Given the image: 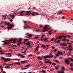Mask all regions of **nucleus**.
<instances>
[{
    "label": "nucleus",
    "mask_w": 73,
    "mask_h": 73,
    "mask_svg": "<svg viewBox=\"0 0 73 73\" xmlns=\"http://www.w3.org/2000/svg\"><path fill=\"white\" fill-rule=\"evenodd\" d=\"M24 40L25 42H27V41H28V39H24Z\"/></svg>",
    "instance_id": "c03bdc74"
},
{
    "label": "nucleus",
    "mask_w": 73,
    "mask_h": 73,
    "mask_svg": "<svg viewBox=\"0 0 73 73\" xmlns=\"http://www.w3.org/2000/svg\"><path fill=\"white\" fill-rule=\"evenodd\" d=\"M55 62H57V63H58V62H59V61L57 60H55Z\"/></svg>",
    "instance_id": "79ce46f5"
},
{
    "label": "nucleus",
    "mask_w": 73,
    "mask_h": 73,
    "mask_svg": "<svg viewBox=\"0 0 73 73\" xmlns=\"http://www.w3.org/2000/svg\"><path fill=\"white\" fill-rule=\"evenodd\" d=\"M58 38L59 39H61V38H62V36H58Z\"/></svg>",
    "instance_id": "c756f323"
},
{
    "label": "nucleus",
    "mask_w": 73,
    "mask_h": 73,
    "mask_svg": "<svg viewBox=\"0 0 73 73\" xmlns=\"http://www.w3.org/2000/svg\"><path fill=\"white\" fill-rule=\"evenodd\" d=\"M1 58L2 59H3V60H4V61L5 62H7V61H10L11 60V59L9 58H6L3 57H1Z\"/></svg>",
    "instance_id": "7ed1b4c3"
},
{
    "label": "nucleus",
    "mask_w": 73,
    "mask_h": 73,
    "mask_svg": "<svg viewBox=\"0 0 73 73\" xmlns=\"http://www.w3.org/2000/svg\"><path fill=\"white\" fill-rule=\"evenodd\" d=\"M45 63H49L50 64H52V62L50 61V60L46 61H45Z\"/></svg>",
    "instance_id": "9b49d317"
},
{
    "label": "nucleus",
    "mask_w": 73,
    "mask_h": 73,
    "mask_svg": "<svg viewBox=\"0 0 73 73\" xmlns=\"http://www.w3.org/2000/svg\"><path fill=\"white\" fill-rule=\"evenodd\" d=\"M17 45H18V46H20V43H17Z\"/></svg>",
    "instance_id": "49530a36"
},
{
    "label": "nucleus",
    "mask_w": 73,
    "mask_h": 73,
    "mask_svg": "<svg viewBox=\"0 0 73 73\" xmlns=\"http://www.w3.org/2000/svg\"><path fill=\"white\" fill-rule=\"evenodd\" d=\"M26 24L24 26H23V27H24V29H27V28H28L29 29H30L31 28V27H30L27 26V27H26Z\"/></svg>",
    "instance_id": "6e6552de"
},
{
    "label": "nucleus",
    "mask_w": 73,
    "mask_h": 73,
    "mask_svg": "<svg viewBox=\"0 0 73 73\" xmlns=\"http://www.w3.org/2000/svg\"><path fill=\"white\" fill-rule=\"evenodd\" d=\"M1 16H2V17H6V16H5V15H2Z\"/></svg>",
    "instance_id": "774afa93"
},
{
    "label": "nucleus",
    "mask_w": 73,
    "mask_h": 73,
    "mask_svg": "<svg viewBox=\"0 0 73 73\" xmlns=\"http://www.w3.org/2000/svg\"><path fill=\"white\" fill-rule=\"evenodd\" d=\"M39 27H40V28H42V27L43 26H42V25H39Z\"/></svg>",
    "instance_id": "c9c22d12"
},
{
    "label": "nucleus",
    "mask_w": 73,
    "mask_h": 73,
    "mask_svg": "<svg viewBox=\"0 0 73 73\" xmlns=\"http://www.w3.org/2000/svg\"><path fill=\"white\" fill-rule=\"evenodd\" d=\"M14 64L16 65V64H17V65H20V64L19 62H15L14 63Z\"/></svg>",
    "instance_id": "5701e85b"
},
{
    "label": "nucleus",
    "mask_w": 73,
    "mask_h": 73,
    "mask_svg": "<svg viewBox=\"0 0 73 73\" xmlns=\"http://www.w3.org/2000/svg\"><path fill=\"white\" fill-rule=\"evenodd\" d=\"M53 70H54V69L53 68H50V71H53Z\"/></svg>",
    "instance_id": "ea45409f"
},
{
    "label": "nucleus",
    "mask_w": 73,
    "mask_h": 73,
    "mask_svg": "<svg viewBox=\"0 0 73 73\" xmlns=\"http://www.w3.org/2000/svg\"><path fill=\"white\" fill-rule=\"evenodd\" d=\"M58 73H64V71L63 70H61V71H58Z\"/></svg>",
    "instance_id": "dca6fc26"
},
{
    "label": "nucleus",
    "mask_w": 73,
    "mask_h": 73,
    "mask_svg": "<svg viewBox=\"0 0 73 73\" xmlns=\"http://www.w3.org/2000/svg\"><path fill=\"white\" fill-rule=\"evenodd\" d=\"M37 54H40V52H38L36 53Z\"/></svg>",
    "instance_id": "052dcab7"
},
{
    "label": "nucleus",
    "mask_w": 73,
    "mask_h": 73,
    "mask_svg": "<svg viewBox=\"0 0 73 73\" xmlns=\"http://www.w3.org/2000/svg\"><path fill=\"white\" fill-rule=\"evenodd\" d=\"M49 27V26H48L46 25L45 27L43 28V29L42 30V32H45V31H48V29H48V28Z\"/></svg>",
    "instance_id": "f03ea898"
},
{
    "label": "nucleus",
    "mask_w": 73,
    "mask_h": 73,
    "mask_svg": "<svg viewBox=\"0 0 73 73\" xmlns=\"http://www.w3.org/2000/svg\"><path fill=\"white\" fill-rule=\"evenodd\" d=\"M72 46H71V45H69V48H72Z\"/></svg>",
    "instance_id": "09e8293b"
},
{
    "label": "nucleus",
    "mask_w": 73,
    "mask_h": 73,
    "mask_svg": "<svg viewBox=\"0 0 73 73\" xmlns=\"http://www.w3.org/2000/svg\"><path fill=\"white\" fill-rule=\"evenodd\" d=\"M18 56H21V57H22L23 56V55H21V54H18Z\"/></svg>",
    "instance_id": "a878e982"
},
{
    "label": "nucleus",
    "mask_w": 73,
    "mask_h": 73,
    "mask_svg": "<svg viewBox=\"0 0 73 73\" xmlns=\"http://www.w3.org/2000/svg\"><path fill=\"white\" fill-rule=\"evenodd\" d=\"M32 35L30 34L28 36V37H32Z\"/></svg>",
    "instance_id": "4c0bfd02"
},
{
    "label": "nucleus",
    "mask_w": 73,
    "mask_h": 73,
    "mask_svg": "<svg viewBox=\"0 0 73 73\" xmlns=\"http://www.w3.org/2000/svg\"><path fill=\"white\" fill-rule=\"evenodd\" d=\"M62 41H64V42H66L65 40H67V42H68V41H69V40H67V39H62Z\"/></svg>",
    "instance_id": "2eb2a0df"
},
{
    "label": "nucleus",
    "mask_w": 73,
    "mask_h": 73,
    "mask_svg": "<svg viewBox=\"0 0 73 73\" xmlns=\"http://www.w3.org/2000/svg\"><path fill=\"white\" fill-rule=\"evenodd\" d=\"M26 13L27 15H28L29 16L30 15L31 13L30 11H26Z\"/></svg>",
    "instance_id": "9d476101"
},
{
    "label": "nucleus",
    "mask_w": 73,
    "mask_h": 73,
    "mask_svg": "<svg viewBox=\"0 0 73 73\" xmlns=\"http://www.w3.org/2000/svg\"><path fill=\"white\" fill-rule=\"evenodd\" d=\"M56 57H57V56H54V59H56Z\"/></svg>",
    "instance_id": "4d7b16f0"
},
{
    "label": "nucleus",
    "mask_w": 73,
    "mask_h": 73,
    "mask_svg": "<svg viewBox=\"0 0 73 73\" xmlns=\"http://www.w3.org/2000/svg\"><path fill=\"white\" fill-rule=\"evenodd\" d=\"M9 41H14V42H16V40L15 39H10L9 40Z\"/></svg>",
    "instance_id": "a211bd4d"
},
{
    "label": "nucleus",
    "mask_w": 73,
    "mask_h": 73,
    "mask_svg": "<svg viewBox=\"0 0 73 73\" xmlns=\"http://www.w3.org/2000/svg\"><path fill=\"white\" fill-rule=\"evenodd\" d=\"M60 45H61L62 46H67V44L65 43H61L60 44Z\"/></svg>",
    "instance_id": "0eeeda50"
},
{
    "label": "nucleus",
    "mask_w": 73,
    "mask_h": 73,
    "mask_svg": "<svg viewBox=\"0 0 73 73\" xmlns=\"http://www.w3.org/2000/svg\"><path fill=\"white\" fill-rule=\"evenodd\" d=\"M5 68H9V66H5Z\"/></svg>",
    "instance_id": "bf43d9fd"
},
{
    "label": "nucleus",
    "mask_w": 73,
    "mask_h": 73,
    "mask_svg": "<svg viewBox=\"0 0 73 73\" xmlns=\"http://www.w3.org/2000/svg\"><path fill=\"white\" fill-rule=\"evenodd\" d=\"M19 43V44H21V45H22V44H22V43H21V42H19V43Z\"/></svg>",
    "instance_id": "0e129e2a"
},
{
    "label": "nucleus",
    "mask_w": 73,
    "mask_h": 73,
    "mask_svg": "<svg viewBox=\"0 0 73 73\" xmlns=\"http://www.w3.org/2000/svg\"><path fill=\"white\" fill-rule=\"evenodd\" d=\"M11 43V42H5L4 43V44L5 45V44H9Z\"/></svg>",
    "instance_id": "aec40b11"
},
{
    "label": "nucleus",
    "mask_w": 73,
    "mask_h": 73,
    "mask_svg": "<svg viewBox=\"0 0 73 73\" xmlns=\"http://www.w3.org/2000/svg\"><path fill=\"white\" fill-rule=\"evenodd\" d=\"M52 65H53V66H55V65H56V63H51Z\"/></svg>",
    "instance_id": "7c9ffc66"
},
{
    "label": "nucleus",
    "mask_w": 73,
    "mask_h": 73,
    "mask_svg": "<svg viewBox=\"0 0 73 73\" xmlns=\"http://www.w3.org/2000/svg\"><path fill=\"white\" fill-rule=\"evenodd\" d=\"M23 22L24 23V24H25L27 23V21H23Z\"/></svg>",
    "instance_id": "603ef678"
},
{
    "label": "nucleus",
    "mask_w": 73,
    "mask_h": 73,
    "mask_svg": "<svg viewBox=\"0 0 73 73\" xmlns=\"http://www.w3.org/2000/svg\"><path fill=\"white\" fill-rule=\"evenodd\" d=\"M71 52L68 51V56H69V55H70V54H71Z\"/></svg>",
    "instance_id": "cd10ccee"
},
{
    "label": "nucleus",
    "mask_w": 73,
    "mask_h": 73,
    "mask_svg": "<svg viewBox=\"0 0 73 73\" xmlns=\"http://www.w3.org/2000/svg\"><path fill=\"white\" fill-rule=\"evenodd\" d=\"M31 15H32L33 16H37V15H38V13L36 12H34L33 13H31Z\"/></svg>",
    "instance_id": "423d86ee"
},
{
    "label": "nucleus",
    "mask_w": 73,
    "mask_h": 73,
    "mask_svg": "<svg viewBox=\"0 0 73 73\" xmlns=\"http://www.w3.org/2000/svg\"><path fill=\"white\" fill-rule=\"evenodd\" d=\"M54 52H57V50L56 49H54Z\"/></svg>",
    "instance_id": "8fccbe9b"
},
{
    "label": "nucleus",
    "mask_w": 73,
    "mask_h": 73,
    "mask_svg": "<svg viewBox=\"0 0 73 73\" xmlns=\"http://www.w3.org/2000/svg\"><path fill=\"white\" fill-rule=\"evenodd\" d=\"M55 69H58V68L57 67V66L55 67Z\"/></svg>",
    "instance_id": "864d4df0"
},
{
    "label": "nucleus",
    "mask_w": 73,
    "mask_h": 73,
    "mask_svg": "<svg viewBox=\"0 0 73 73\" xmlns=\"http://www.w3.org/2000/svg\"><path fill=\"white\" fill-rule=\"evenodd\" d=\"M70 66H71V67H72V66H73V63H71V64H70Z\"/></svg>",
    "instance_id": "a19ab883"
},
{
    "label": "nucleus",
    "mask_w": 73,
    "mask_h": 73,
    "mask_svg": "<svg viewBox=\"0 0 73 73\" xmlns=\"http://www.w3.org/2000/svg\"><path fill=\"white\" fill-rule=\"evenodd\" d=\"M41 47H42L43 48H46V46L45 45H43L41 46Z\"/></svg>",
    "instance_id": "c85d7f7f"
},
{
    "label": "nucleus",
    "mask_w": 73,
    "mask_h": 73,
    "mask_svg": "<svg viewBox=\"0 0 73 73\" xmlns=\"http://www.w3.org/2000/svg\"><path fill=\"white\" fill-rule=\"evenodd\" d=\"M44 36H45V35H44V34H42L41 37V40H42V41H44V39H42V38H43Z\"/></svg>",
    "instance_id": "4468645a"
},
{
    "label": "nucleus",
    "mask_w": 73,
    "mask_h": 73,
    "mask_svg": "<svg viewBox=\"0 0 73 73\" xmlns=\"http://www.w3.org/2000/svg\"><path fill=\"white\" fill-rule=\"evenodd\" d=\"M69 58L67 59H65L64 60V62H65V63L66 64H67L68 65H69V64H70V62L69 60Z\"/></svg>",
    "instance_id": "20e7f679"
},
{
    "label": "nucleus",
    "mask_w": 73,
    "mask_h": 73,
    "mask_svg": "<svg viewBox=\"0 0 73 73\" xmlns=\"http://www.w3.org/2000/svg\"><path fill=\"white\" fill-rule=\"evenodd\" d=\"M69 50L70 51H72V48H70L69 49Z\"/></svg>",
    "instance_id": "6e6d98bb"
},
{
    "label": "nucleus",
    "mask_w": 73,
    "mask_h": 73,
    "mask_svg": "<svg viewBox=\"0 0 73 73\" xmlns=\"http://www.w3.org/2000/svg\"><path fill=\"white\" fill-rule=\"evenodd\" d=\"M42 72V73H45V70H42L41 71Z\"/></svg>",
    "instance_id": "37998d69"
},
{
    "label": "nucleus",
    "mask_w": 73,
    "mask_h": 73,
    "mask_svg": "<svg viewBox=\"0 0 73 73\" xmlns=\"http://www.w3.org/2000/svg\"><path fill=\"white\" fill-rule=\"evenodd\" d=\"M28 69V68L27 67V68H23V70H25V69Z\"/></svg>",
    "instance_id": "a18cd8bd"
},
{
    "label": "nucleus",
    "mask_w": 73,
    "mask_h": 73,
    "mask_svg": "<svg viewBox=\"0 0 73 73\" xmlns=\"http://www.w3.org/2000/svg\"><path fill=\"white\" fill-rule=\"evenodd\" d=\"M63 37L64 38H66V36H63Z\"/></svg>",
    "instance_id": "5fc2aeb1"
},
{
    "label": "nucleus",
    "mask_w": 73,
    "mask_h": 73,
    "mask_svg": "<svg viewBox=\"0 0 73 73\" xmlns=\"http://www.w3.org/2000/svg\"><path fill=\"white\" fill-rule=\"evenodd\" d=\"M38 36H36V37H35V39H37V38H38Z\"/></svg>",
    "instance_id": "e2e57ef3"
},
{
    "label": "nucleus",
    "mask_w": 73,
    "mask_h": 73,
    "mask_svg": "<svg viewBox=\"0 0 73 73\" xmlns=\"http://www.w3.org/2000/svg\"><path fill=\"white\" fill-rule=\"evenodd\" d=\"M54 39L53 38H52L51 40L50 41H53V40H54Z\"/></svg>",
    "instance_id": "13d9d810"
},
{
    "label": "nucleus",
    "mask_w": 73,
    "mask_h": 73,
    "mask_svg": "<svg viewBox=\"0 0 73 73\" xmlns=\"http://www.w3.org/2000/svg\"><path fill=\"white\" fill-rule=\"evenodd\" d=\"M24 12V11H22L20 13V14L21 15V16H22V15H23V13Z\"/></svg>",
    "instance_id": "b1692460"
},
{
    "label": "nucleus",
    "mask_w": 73,
    "mask_h": 73,
    "mask_svg": "<svg viewBox=\"0 0 73 73\" xmlns=\"http://www.w3.org/2000/svg\"><path fill=\"white\" fill-rule=\"evenodd\" d=\"M5 52H6L5 51H1V54H5Z\"/></svg>",
    "instance_id": "6ab92c4d"
},
{
    "label": "nucleus",
    "mask_w": 73,
    "mask_h": 73,
    "mask_svg": "<svg viewBox=\"0 0 73 73\" xmlns=\"http://www.w3.org/2000/svg\"><path fill=\"white\" fill-rule=\"evenodd\" d=\"M38 60H41V59L42 58H40V56H38Z\"/></svg>",
    "instance_id": "e433bc0d"
},
{
    "label": "nucleus",
    "mask_w": 73,
    "mask_h": 73,
    "mask_svg": "<svg viewBox=\"0 0 73 73\" xmlns=\"http://www.w3.org/2000/svg\"><path fill=\"white\" fill-rule=\"evenodd\" d=\"M43 57H44V58H52L53 57V55H50V56H43Z\"/></svg>",
    "instance_id": "39448f33"
},
{
    "label": "nucleus",
    "mask_w": 73,
    "mask_h": 73,
    "mask_svg": "<svg viewBox=\"0 0 73 73\" xmlns=\"http://www.w3.org/2000/svg\"><path fill=\"white\" fill-rule=\"evenodd\" d=\"M39 48V47L38 46H37L35 48V52H36L37 51H38V50Z\"/></svg>",
    "instance_id": "f8f14e48"
},
{
    "label": "nucleus",
    "mask_w": 73,
    "mask_h": 73,
    "mask_svg": "<svg viewBox=\"0 0 73 73\" xmlns=\"http://www.w3.org/2000/svg\"><path fill=\"white\" fill-rule=\"evenodd\" d=\"M71 61L73 62V59L71 58H68Z\"/></svg>",
    "instance_id": "bb28decb"
},
{
    "label": "nucleus",
    "mask_w": 73,
    "mask_h": 73,
    "mask_svg": "<svg viewBox=\"0 0 73 73\" xmlns=\"http://www.w3.org/2000/svg\"><path fill=\"white\" fill-rule=\"evenodd\" d=\"M70 69L71 70L73 71V68H70Z\"/></svg>",
    "instance_id": "680f3d73"
},
{
    "label": "nucleus",
    "mask_w": 73,
    "mask_h": 73,
    "mask_svg": "<svg viewBox=\"0 0 73 73\" xmlns=\"http://www.w3.org/2000/svg\"><path fill=\"white\" fill-rule=\"evenodd\" d=\"M62 70L63 71H64L65 70V68L64 67H63L62 68Z\"/></svg>",
    "instance_id": "2f4dec72"
},
{
    "label": "nucleus",
    "mask_w": 73,
    "mask_h": 73,
    "mask_svg": "<svg viewBox=\"0 0 73 73\" xmlns=\"http://www.w3.org/2000/svg\"><path fill=\"white\" fill-rule=\"evenodd\" d=\"M11 53H7L6 55V56H8V55H9L7 56V57H12V55H11Z\"/></svg>",
    "instance_id": "1a4fd4ad"
},
{
    "label": "nucleus",
    "mask_w": 73,
    "mask_h": 73,
    "mask_svg": "<svg viewBox=\"0 0 73 73\" xmlns=\"http://www.w3.org/2000/svg\"><path fill=\"white\" fill-rule=\"evenodd\" d=\"M58 53L59 54H60L61 55H62V54H63V53H62V52H61L58 51Z\"/></svg>",
    "instance_id": "ddd939ff"
},
{
    "label": "nucleus",
    "mask_w": 73,
    "mask_h": 73,
    "mask_svg": "<svg viewBox=\"0 0 73 73\" xmlns=\"http://www.w3.org/2000/svg\"><path fill=\"white\" fill-rule=\"evenodd\" d=\"M31 66V64H28V65L26 66V67H29V66Z\"/></svg>",
    "instance_id": "58836bf2"
},
{
    "label": "nucleus",
    "mask_w": 73,
    "mask_h": 73,
    "mask_svg": "<svg viewBox=\"0 0 73 73\" xmlns=\"http://www.w3.org/2000/svg\"><path fill=\"white\" fill-rule=\"evenodd\" d=\"M29 41L28 42H27L26 44L27 45H29L30 46H31V45H30V43L29 42Z\"/></svg>",
    "instance_id": "412c9836"
},
{
    "label": "nucleus",
    "mask_w": 73,
    "mask_h": 73,
    "mask_svg": "<svg viewBox=\"0 0 73 73\" xmlns=\"http://www.w3.org/2000/svg\"><path fill=\"white\" fill-rule=\"evenodd\" d=\"M60 40L59 39L57 41H55V42H56V43H60Z\"/></svg>",
    "instance_id": "4be33fe9"
},
{
    "label": "nucleus",
    "mask_w": 73,
    "mask_h": 73,
    "mask_svg": "<svg viewBox=\"0 0 73 73\" xmlns=\"http://www.w3.org/2000/svg\"><path fill=\"white\" fill-rule=\"evenodd\" d=\"M59 56V54H56V57H58V56Z\"/></svg>",
    "instance_id": "3c124183"
},
{
    "label": "nucleus",
    "mask_w": 73,
    "mask_h": 73,
    "mask_svg": "<svg viewBox=\"0 0 73 73\" xmlns=\"http://www.w3.org/2000/svg\"><path fill=\"white\" fill-rule=\"evenodd\" d=\"M49 34L50 35H51V33H52V32H51V31H49Z\"/></svg>",
    "instance_id": "f704fd0d"
},
{
    "label": "nucleus",
    "mask_w": 73,
    "mask_h": 73,
    "mask_svg": "<svg viewBox=\"0 0 73 73\" xmlns=\"http://www.w3.org/2000/svg\"><path fill=\"white\" fill-rule=\"evenodd\" d=\"M0 68H1L2 71H3V67L0 66Z\"/></svg>",
    "instance_id": "473e14b6"
},
{
    "label": "nucleus",
    "mask_w": 73,
    "mask_h": 73,
    "mask_svg": "<svg viewBox=\"0 0 73 73\" xmlns=\"http://www.w3.org/2000/svg\"><path fill=\"white\" fill-rule=\"evenodd\" d=\"M13 46H14V47H17V46H16L15 45H13Z\"/></svg>",
    "instance_id": "69168bd1"
},
{
    "label": "nucleus",
    "mask_w": 73,
    "mask_h": 73,
    "mask_svg": "<svg viewBox=\"0 0 73 73\" xmlns=\"http://www.w3.org/2000/svg\"><path fill=\"white\" fill-rule=\"evenodd\" d=\"M42 68L46 69V68H47V66H46V67H42Z\"/></svg>",
    "instance_id": "de8ad7c7"
},
{
    "label": "nucleus",
    "mask_w": 73,
    "mask_h": 73,
    "mask_svg": "<svg viewBox=\"0 0 73 73\" xmlns=\"http://www.w3.org/2000/svg\"><path fill=\"white\" fill-rule=\"evenodd\" d=\"M27 62V61H21V63H26Z\"/></svg>",
    "instance_id": "393cba45"
},
{
    "label": "nucleus",
    "mask_w": 73,
    "mask_h": 73,
    "mask_svg": "<svg viewBox=\"0 0 73 73\" xmlns=\"http://www.w3.org/2000/svg\"><path fill=\"white\" fill-rule=\"evenodd\" d=\"M48 39V38H44V41H46Z\"/></svg>",
    "instance_id": "72a5a7b5"
},
{
    "label": "nucleus",
    "mask_w": 73,
    "mask_h": 73,
    "mask_svg": "<svg viewBox=\"0 0 73 73\" xmlns=\"http://www.w3.org/2000/svg\"><path fill=\"white\" fill-rule=\"evenodd\" d=\"M15 15H16V13H14V14L13 15H11L10 16L11 17H15Z\"/></svg>",
    "instance_id": "f3484780"
},
{
    "label": "nucleus",
    "mask_w": 73,
    "mask_h": 73,
    "mask_svg": "<svg viewBox=\"0 0 73 73\" xmlns=\"http://www.w3.org/2000/svg\"><path fill=\"white\" fill-rule=\"evenodd\" d=\"M7 26H9L7 27V29L8 30L11 29V28L13 27V25L10 24V23L9 22L7 23Z\"/></svg>",
    "instance_id": "f257e3e1"
},
{
    "label": "nucleus",
    "mask_w": 73,
    "mask_h": 73,
    "mask_svg": "<svg viewBox=\"0 0 73 73\" xmlns=\"http://www.w3.org/2000/svg\"><path fill=\"white\" fill-rule=\"evenodd\" d=\"M52 54L51 53H50V54L48 55V56H50L52 55Z\"/></svg>",
    "instance_id": "338daca9"
}]
</instances>
